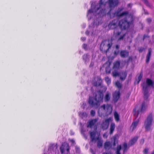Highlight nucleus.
<instances>
[{
  "label": "nucleus",
  "mask_w": 154,
  "mask_h": 154,
  "mask_svg": "<svg viewBox=\"0 0 154 154\" xmlns=\"http://www.w3.org/2000/svg\"><path fill=\"white\" fill-rule=\"evenodd\" d=\"M116 85L119 88L121 87V84L118 81H117L115 83Z\"/></svg>",
  "instance_id": "nucleus-33"
},
{
  "label": "nucleus",
  "mask_w": 154,
  "mask_h": 154,
  "mask_svg": "<svg viewBox=\"0 0 154 154\" xmlns=\"http://www.w3.org/2000/svg\"><path fill=\"white\" fill-rule=\"evenodd\" d=\"M152 154H154V152H153V153H152Z\"/></svg>",
  "instance_id": "nucleus-53"
},
{
  "label": "nucleus",
  "mask_w": 154,
  "mask_h": 154,
  "mask_svg": "<svg viewBox=\"0 0 154 154\" xmlns=\"http://www.w3.org/2000/svg\"><path fill=\"white\" fill-rule=\"evenodd\" d=\"M85 39L86 38L84 37H82L81 38V40L82 41H84Z\"/></svg>",
  "instance_id": "nucleus-43"
},
{
  "label": "nucleus",
  "mask_w": 154,
  "mask_h": 154,
  "mask_svg": "<svg viewBox=\"0 0 154 154\" xmlns=\"http://www.w3.org/2000/svg\"><path fill=\"white\" fill-rule=\"evenodd\" d=\"M90 56L88 54H84L83 56V60L86 63H88L90 60Z\"/></svg>",
  "instance_id": "nucleus-17"
},
{
  "label": "nucleus",
  "mask_w": 154,
  "mask_h": 154,
  "mask_svg": "<svg viewBox=\"0 0 154 154\" xmlns=\"http://www.w3.org/2000/svg\"><path fill=\"white\" fill-rule=\"evenodd\" d=\"M147 21L148 22H150L151 21V20L149 18L147 19Z\"/></svg>",
  "instance_id": "nucleus-45"
},
{
  "label": "nucleus",
  "mask_w": 154,
  "mask_h": 154,
  "mask_svg": "<svg viewBox=\"0 0 154 154\" xmlns=\"http://www.w3.org/2000/svg\"><path fill=\"white\" fill-rule=\"evenodd\" d=\"M121 34V32L118 31L117 29H115L114 31V34L116 35V36H118L119 35H120Z\"/></svg>",
  "instance_id": "nucleus-31"
},
{
  "label": "nucleus",
  "mask_w": 154,
  "mask_h": 154,
  "mask_svg": "<svg viewBox=\"0 0 154 154\" xmlns=\"http://www.w3.org/2000/svg\"><path fill=\"white\" fill-rule=\"evenodd\" d=\"M153 121V118L151 114L149 115L145 120L144 126L146 130L150 129Z\"/></svg>",
  "instance_id": "nucleus-6"
},
{
  "label": "nucleus",
  "mask_w": 154,
  "mask_h": 154,
  "mask_svg": "<svg viewBox=\"0 0 154 154\" xmlns=\"http://www.w3.org/2000/svg\"><path fill=\"white\" fill-rule=\"evenodd\" d=\"M91 141L94 142H97V146L99 148L101 147L102 145L103 140L99 137V133L96 131H93L90 133Z\"/></svg>",
  "instance_id": "nucleus-4"
},
{
  "label": "nucleus",
  "mask_w": 154,
  "mask_h": 154,
  "mask_svg": "<svg viewBox=\"0 0 154 154\" xmlns=\"http://www.w3.org/2000/svg\"><path fill=\"white\" fill-rule=\"evenodd\" d=\"M116 154H120V152H116Z\"/></svg>",
  "instance_id": "nucleus-51"
},
{
  "label": "nucleus",
  "mask_w": 154,
  "mask_h": 154,
  "mask_svg": "<svg viewBox=\"0 0 154 154\" xmlns=\"http://www.w3.org/2000/svg\"><path fill=\"white\" fill-rule=\"evenodd\" d=\"M70 141L73 143H74L75 142L74 140L73 139L70 140Z\"/></svg>",
  "instance_id": "nucleus-46"
},
{
  "label": "nucleus",
  "mask_w": 154,
  "mask_h": 154,
  "mask_svg": "<svg viewBox=\"0 0 154 154\" xmlns=\"http://www.w3.org/2000/svg\"><path fill=\"white\" fill-rule=\"evenodd\" d=\"M115 128V125L114 123H112L110 128V133L112 134Z\"/></svg>",
  "instance_id": "nucleus-25"
},
{
  "label": "nucleus",
  "mask_w": 154,
  "mask_h": 154,
  "mask_svg": "<svg viewBox=\"0 0 154 154\" xmlns=\"http://www.w3.org/2000/svg\"><path fill=\"white\" fill-rule=\"evenodd\" d=\"M120 66V63L119 61H116L113 63V69H118L119 68Z\"/></svg>",
  "instance_id": "nucleus-23"
},
{
  "label": "nucleus",
  "mask_w": 154,
  "mask_h": 154,
  "mask_svg": "<svg viewBox=\"0 0 154 154\" xmlns=\"http://www.w3.org/2000/svg\"><path fill=\"white\" fill-rule=\"evenodd\" d=\"M114 53L115 55H116L117 54V53L116 51L114 52Z\"/></svg>",
  "instance_id": "nucleus-50"
},
{
  "label": "nucleus",
  "mask_w": 154,
  "mask_h": 154,
  "mask_svg": "<svg viewBox=\"0 0 154 154\" xmlns=\"http://www.w3.org/2000/svg\"><path fill=\"white\" fill-rule=\"evenodd\" d=\"M125 34H124L123 35H122L118 39V41H119V40H122V39L124 37V36H125Z\"/></svg>",
  "instance_id": "nucleus-38"
},
{
  "label": "nucleus",
  "mask_w": 154,
  "mask_h": 154,
  "mask_svg": "<svg viewBox=\"0 0 154 154\" xmlns=\"http://www.w3.org/2000/svg\"><path fill=\"white\" fill-rule=\"evenodd\" d=\"M106 2H105V0H100L99 3L97 5H95L94 4L91 5V8L88 11L87 16L88 20L91 19V16L93 15H99L100 16H103L106 14V13L109 14L111 17L112 15L110 12L111 8L116 6L118 3L117 0H109L108 4L110 9L106 10L105 8V5Z\"/></svg>",
  "instance_id": "nucleus-1"
},
{
  "label": "nucleus",
  "mask_w": 154,
  "mask_h": 154,
  "mask_svg": "<svg viewBox=\"0 0 154 154\" xmlns=\"http://www.w3.org/2000/svg\"><path fill=\"white\" fill-rule=\"evenodd\" d=\"M105 81L108 85L110 84L111 83V79L110 78H109L108 77H105Z\"/></svg>",
  "instance_id": "nucleus-30"
},
{
  "label": "nucleus",
  "mask_w": 154,
  "mask_h": 154,
  "mask_svg": "<svg viewBox=\"0 0 154 154\" xmlns=\"http://www.w3.org/2000/svg\"><path fill=\"white\" fill-rule=\"evenodd\" d=\"M80 116L82 118H87L88 116V114L85 112H81L79 113Z\"/></svg>",
  "instance_id": "nucleus-27"
},
{
  "label": "nucleus",
  "mask_w": 154,
  "mask_h": 154,
  "mask_svg": "<svg viewBox=\"0 0 154 154\" xmlns=\"http://www.w3.org/2000/svg\"><path fill=\"white\" fill-rule=\"evenodd\" d=\"M130 18L131 19V17H128V18Z\"/></svg>",
  "instance_id": "nucleus-52"
},
{
  "label": "nucleus",
  "mask_w": 154,
  "mask_h": 154,
  "mask_svg": "<svg viewBox=\"0 0 154 154\" xmlns=\"http://www.w3.org/2000/svg\"><path fill=\"white\" fill-rule=\"evenodd\" d=\"M127 75V73L123 71L121 72L119 74L120 79L121 80H124L126 77Z\"/></svg>",
  "instance_id": "nucleus-19"
},
{
  "label": "nucleus",
  "mask_w": 154,
  "mask_h": 154,
  "mask_svg": "<svg viewBox=\"0 0 154 154\" xmlns=\"http://www.w3.org/2000/svg\"><path fill=\"white\" fill-rule=\"evenodd\" d=\"M118 20H114L112 21L109 24L108 27L111 29H113L116 28L117 26V24L118 23Z\"/></svg>",
  "instance_id": "nucleus-14"
},
{
  "label": "nucleus",
  "mask_w": 154,
  "mask_h": 154,
  "mask_svg": "<svg viewBox=\"0 0 154 154\" xmlns=\"http://www.w3.org/2000/svg\"><path fill=\"white\" fill-rule=\"evenodd\" d=\"M143 50V48H140L139 49V51L140 52H142Z\"/></svg>",
  "instance_id": "nucleus-42"
},
{
  "label": "nucleus",
  "mask_w": 154,
  "mask_h": 154,
  "mask_svg": "<svg viewBox=\"0 0 154 154\" xmlns=\"http://www.w3.org/2000/svg\"><path fill=\"white\" fill-rule=\"evenodd\" d=\"M90 114L91 116H94L95 114V111L94 110H91V111Z\"/></svg>",
  "instance_id": "nucleus-34"
},
{
  "label": "nucleus",
  "mask_w": 154,
  "mask_h": 154,
  "mask_svg": "<svg viewBox=\"0 0 154 154\" xmlns=\"http://www.w3.org/2000/svg\"><path fill=\"white\" fill-rule=\"evenodd\" d=\"M112 74L113 77H116L119 75V74L118 72L116 70H115L112 72Z\"/></svg>",
  "instance_id": "nucleus-29"
},
{
  "label": "nucleus",
  "mask_w": 154,
  "mask_h": 154,
  "mask_svg": "<svg viewBox=\"0 0 154 154\" xmlns=\"http://www.w3.org/2000/svg\"><path fill=\"white\" fill-rule=\"evenodd\" d=\"M122 147L121 145H119L117 146V148L116 152H120V150L121 149Z\"/></svg>",
  "instance_id": "nucleus-35"
},
{
  "label": "nucleus",
  "mask_w": 154,
  "mask_h": 154,
  "mask_svg": "<svg viewBox=\"0 0 154 154\" xmlns=\"http://www.w3.org/2000/svg\"><path fill=\"white\" fill-rule=\"evenodd\" d=\"M112 121L111 118H109L103 121L101 125L102 128L103 130L106 129L108 127L109 122Z\"/></svg>",
  "instance_id": "nucleus-10"
},
{
  "label": "nucleus",
  "mask_w": 154,
  "mask_h": 154,
  "mask_svg": "<svg viewBox=\"0 0 154 154\" xmlns=\"http://www.w3.org/2000/svg\"><path fill=\"white\" fill-rule=\"evenodd\" d=\"M106 65V64H105L104 65V66H105V65Z\"/></svg>",
  "instance_id": "nucleus-54"
},
{
  "label": "nucleus",
  "mask_w": 154,
  "mask_h": 154,
  "mask_svg": "<svg viewBox=\"0 0 154 154\" xmlns=\"http://www.w3.org/2000/svg\"><path fill=\"white\" fill-rule=\"evenodd\" d=\"M95 82H94L93 84L94 85L97 86L100 85L101 83L102 80L99 77H97L95 79Z\"/></svg>",
  "instance_id": "nucleus-15"
},
{
  "label": "nucleus",
  "mask_w": 154,
  "mask_h": 154,
  "mask_svg": "<svg viewBox=\"0 0 154 154\" xmlns=\"http://www.w3.org/2000/svg\"><path fill=\"white\" fill-rule=\"evenodd\" d=\"M146 106V105L145 103L143 102L141 105L139 106H137L134 109L133 113L136 120L133 122L131 126L130 129L132 131H133L137 125L139 121V118L140 116V115H139L145 110Z\"/></svg>",
  "instance_id": "nucleus-3"
},
{
  "label": "nucleus",
  "mask_w": 154,
  "mask_h": 154,
  "mask_svg": "<svg viewBox=\"0 0 154 154\" xmlns=\"http://www.w3.org/2000/svg\"><path fill=\"white\" fill-rule=\"evenodd\" d=\"M106 73H110V70L109 68V65H108V66L106 68Z\"/></svg>",
  "instance_id": "nucleus-32"
},
{
  "label": "nucleus",
  "mask_w": 154,
  "mask_h": 154,
  "mask_svg": "<svg viewBox=\"0 0 154 154\" xmlns=\"http://www.w3.org/2000/svg\"><path fill=\"white\" fill-rule=\"evenodd\" d=\"M87 45L85 44H84L83 45V48L85 49H86Z\"/></svg>",
  "instance_id": "nucleus-40"
},
{
  "label": "nucleus",
  "mask_w": 154,
  "mask_h": 154,
  "mask_svg": "<svg viewBox=\"0 0 154 154\" xmlns=\"http://www.w3.org/2000/svg\"><path fill=\"white\" fill-rule=\"evenodd\" d=\"M130 23V22H128L126 20H124L120 21L119 23V25L122 29H125L128 27Z\"/></svg>",
  "instance_id": "nucleus-9"
},
{
  "label": "nucleus",
  "mask_w": 154,
  "mask_h": 154,
  "mask_svg": "<svg viewBox=\"0 0 154 154\" xmlns=\"http://www.w3.org/2000/svg\"><path fill=\"white\" fill-rule=\"evenodd\" d=\"M112 45L110 42L108 40H106L102 42L100 45V49L104 52H107L109 48Z\"/></svg>",
  "instance_id": "nucleus-8"
},
{
  "label": "nucleus",
  "mask_w": 154,
  "mask_h": 154,
  "mask_svg": "<svg viewBox=\"0 0 154 154\" xmlns=\"http://www.w3.org/2000/svg\"><path fill=\"white\" fill-rule=\"evenodd\" d=\"M146 82L147 84V85L145 84H143L142 85L143 91L144 94V98L145 99H147L149 95L147 91L148 87L149 86L152 85V80L149 79H147Z\"/></svg>",
  "instance_id": "nucleus-7"
},
{
  "label": "nucleus",
  "mask_w": 154,
  "mask_h": 154,
  "mask_svg": "<svg viewBox=\"0 0 154 154\" xmlns=\"http://www.w3.org/2000/svg\"><path fill=\"white\" fill-rule=\"evenodd\" d=\"M116 48L117 49H118L119 48V47L118 46V45H116Z\"/></svg>",
  "instance_id": "nucleus-49"
},
{
  "label": "nucleus",
  "mask_w": 154,
  "mask_h": 154,
  "mask_svg": "<svg viewBox=\"0 0 154 154\" xmlns=\"http://www.w3.org/2000/svg\"><path fill=\"white\" fill-rule=\"evenodd\" d=\"M120 55L122 57H127L128 55V52L125 51H122L120 53Z\"/></svg>",
  "instance_id": "nucleus-24"
},
{
  "label": "nucleus",
  "mask_w": 154,
  "mask_h": 154,
  "mask_svg": "<svg viewBox=\"0 0 154 154\" xmlns=\"http://www.w3.org/2000/svg\"><path fill=\"white\" fill-rule=\"evenodd\" d=\"M108 136V134L107 133H105L103 135V137L104 138H106Z\"/></svg>",
  "instance_id": "nucleus-39"
},
{
  "label": "nucleus",
  "mask_w": 154,
  "mask_h": 154,
  "mask_svg": "<svg viewBox=\"0 0 154 154\" xmlns=\"http://www.w3.org/2000/svg\"><path fill=\"white\" fill-rule=\"evenodd\" d=\"M112 111V106L111 105L107 104L103 105L99 108L98 113L100 116H101L102 114L105 113L107 115L110 114Z\"/></svg>",
  "instance_id": "nucleus-5"
},
{
  "label": "nucleus",
  "mask_w": 154,
  "mask_h": 154,
  "mask_svg": "<svg viewBox=\"0 0 154 154\" xmlns=\"http://www.w3.org/2000/svg\"><path fill=\"white\" fill-rule=\"evenodd\" d=\"M112 147L111 143L108 141H106L104 144V148L106 149H109Z\"/></svg>",
  "instance_id": "nucleus-20"
},
{
  "label": "nucleus",
  "mask_w": 154,
  "mask_h": 154,
  "mask_svg": "<svg viewBox=\"0 0 154 154\" xmlns=\"http://www.w3.org/2000/svg\"><path fill=\"white\" fill-rule=\"evenodd\" d=\"M113 138L114 140L113 145L115 146L116 145V136H114L113 137Z\"/></svg>",
  "instance_id": "nucleus-36"
},
{
  "label": "nucleus",
  "mask_w": 154,
  "mask_h": 154,
  "mask_svg": "<svg viewBox=\"0 0 154 154\" xmlns=\"http://www.w3.org/2000/svg\"><path fill=\"white\" fill-rule=\"evenodd\" d=\"M147 150L146 149H145L143 151L144 153L145 154H146L147 153Z\"/></svg>",
  "instance_id": "nucleus-41"
},
{
  "label": "nucleus",
  "mask_w": 154,
  "mask_h": 154,
  "mask_svg": "<svg viewBox=\"0 0 154 154\" xmlns=\"http://www.w3.org/2000/svg\"><path fill=\"white\" fill-rule=\"evenodd\" d=\"M137 137H136L131 139L129 142V146H131L133 145L137 141Z\"/></svg>",
  "instance_id": "nucleus-21"
},
{
  "label": "nucleus",
  "mask_w": 154,
  "mask_h": 154,
  "mask_svg": "<svg viewBox=\"0 0 154 154\" xmlns=\"http://www.w3.org/2000/svg\"><path fill=\"white\" fill-rule=\"evenodd\" d=\"M103 154H112L110 152H105Z\"/></svg>",
  "instance_id": "nucleus-44"
},
{
  "label": "nucleus",
  "mask_w": 154,
  "mask_h": 154,
  "mask_svg": "<svg viewBox=\"0 0 154 154\" xmlns=\"http://www.w3.org/2000/svg\"><path fill=\"white\" fill-rule=\"evenodd\" d=\"M114 116L116 121L118 122L119 120V115L116 112H115L114 113Z\"/></svg>",
  "instance_id": "nucleus-28"
},
{
  "label": "nucleus",
  "mask_w": 154,
  "mask_h": 154,
  "mask_svg": "<svg viewBox=\"0 0 154 154\" xmlns=\"http://www.w3.org/2000/svg\"><path fill=\"white\" fill-rule=\"evenodd\" d=\"M103 94L102 92L100 91H97L93 94V97H90L88 103L91 107L97 108L103 102Z\"/></svg>",
  "instance_id": "nucleus-2"
},
{
  "label": "nucleus",
  "mask_w": 154,
  "mask_h": 154,
  "mask_svg": "<svg viewBox=\"0 0 154 154\" xmlns=\"http://www.w3.org/2000/svg\"><path fill=\"white\" fill-rule=\"evenodd\" d=\"M152 50L151 48H149L148 50V53L146 57V62L148 63L149 60L151 56Z\"/></svg>",
  "instance_id": "nucleus-18"
},
{
  "label": "nucleus",
  "mask_w": 154,
  "mask_h": 154,
  "mask_svg": "<svg viewBox=\"0 0 154 154\" xmlns=\"http://www.w3.org/2000/svg\"><path fill=\"white\" fill-rule=\"evenodd\" d=\"M120 92L119 91H116L113 94V100L115 102L117 101L119 98Z\"/></svg>",
  "instance_id": "nucleus-16"
},
{
  "label": "nucleus",
  "mask_w": 154,
  "mask_h": 154,
  "mask_svg": "<svg viewBox=\"0 0 154 154\" xmlns=\"http://www.w3.org/2000/svg\"><path fill=\"white\" fill-rule=\"evenodd\" d=\"M142 78V75L141 74H140L139 76L138 77V83H139V82L140 81L141 79Z\"/></svg>",
  "instance_id": "nucleus-37"
},
{
  "label": "nucleus",
  "mask_w": 154,
  "mask_h": 154,
  "mask_svg": "<svg viewBox=\"0 0 154 154\" xmlns=\"http://www.w3.org/2000/svg\"><path fill=\"white\" fill-rule=\"evenodd\" d=\"M110 99V94L108 92L106 93L104 97V100L105 101H109Z\"/></svg>",
  "instance_id": "nucleus-22"
},
{
  "label": "nucleus",
  "mask_w": 154,
  "mask_h": 154,
  "mask_svg": "<svg viewBox=\"0 0 154 154\" xmlns=\"http://www.w3.org/2000/svg\"><path fill=\"white\" fill-rule=\"evenodd\" d=\"M69 145L66 143H63L60 148V150L62 153H63L65 151H66L67 152L69 151Z\"/></svg>",
  "instance_id": "nucleus-12"
},
{
  "label": "nucleus",
  "mask_w": 154,
  "mask_h": 154,
  "mask_svg": "<svg viewBox=\"0 0 154 154\" xmlns=\"http://www.w3.org/2000/svg\"><path fill=\"white\" fill-rule=\"evenodd\" d=\"M130 146H128L127 144L126 143H124L122 146V149L123 150L124 152H126Z\"/></svg>",
  "instance_id": "nucleus-26"
},
{
  "label": "nucleus",
  "mask_w": 154,
  "mask_h": 154,
  "mask_svg": "<svg viewBox=\"0 0 154 154\" xmlns=\"http://www.w3.org/2000/svg\"><path fill=\"white\" fill-rule=\"evenodd\" d=\"M122 10V9L118 10L116 12L113 14V16L125 17L127 18L128 17V12H124L121 13L120 11Z\"/></svg>",
  "instance_id": "nucleus-11"
},
{
  "label": "nucleus",
  "mask_w": 154,
  "mask_h": 154,
  "mask_svg": "<svg viewBox=\"0 0 154 154\" xmlns=\"http://www.w3.org/2000/svg\"><path fill=\"white\" fill-rule=\"evenodd\" d=\"M97 120V119H95L89 120L87 123V127L92 128V126L95 125Z\"/></svg>",
  "instance_id": "nucleus-13"
},
{
  "label": "nucleus",
  "mask_w": 154,
  "mask_h": 154,
  "mask_svg": "<svg viewBox=\"0 0 154 154\" xmlns=\"http://www.w3.org/2000/svg\"><path fill=\"white\" fill-rule=\"evenodd\" d=\"M144 140H143V139L141 140V143H143L144 142Z\"/></svg>",
  "instance_id": "nucleus-48"
},
{
  "label": "nucleus",
  "mask_w": 154,
  "mask_h": 154,
  "mask_svg": "<svg viewBox=\"0 0 154 154\" xmlns=\"http://www.w3.org/2000/svg\"><path fill=\"white\" fill-rule=\"evenodd\" d=\"M89 32L88 31H87L85 32V34L87 35H88L89 34Z\"/></svg>",
  "instance_id": "nucleus-47"
}]
</instances>
